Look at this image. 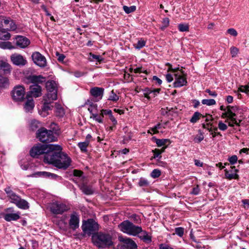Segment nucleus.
I'll use <instances>...</instances> for the list:
<instances>
[{
	"label": "nucleus",
	"mask_w": 249,
	"mask_h": 249,
	"mask_svg": "<svg viewBox=\"0 0 249 249\" xmlns=\"http://www.w3.org/2000/svg\"><path fill=\"white\" fill-rule=\"evenodd\" d=\"M62 151V148L59 144L37 143L31 149L30 154L34 158L44 154L45 163L52 164L60 169L66 170L71 165V160Z\"/></svg>",
	"instance_id": "obj_1"
},
{
	"label": "nucleus",
	"mask_w": 249,
	"mask_h": 249,
	"mask_svg": "<svg viewBox=\"0 0 249 249\" xmlns=\"http://www.w3.org/2000/svg\"><path fill=\"white\" fill-rule=\"evenodd\" d=\"M27 79L33 85L30 86V90L27 92L26 98H32V97L37 98L41 96L42 88L38 84L45 82L46 78L41 75H31L28 76Z\"/></svg>",
	"instance_id": "obj_2"
},
{
	"label": "nucleus",
	"mask_w": 249,
	"mask_h": 249,
	"mask_svg": "<svg viewBox=\"0 0 249 249\" xmlns=\"http://www.w3.org/2000/svg\"><path fill=\"white\" fill-rule=\"evenodd\" d=\"M53 125H56V124L52 123L50 127L52 130L47 129L43 127H40L36 132V138L38 141L43 143H50L57 141V137L54 134V132L56 131L57 129L54 128Z\"/></svg>",
	"instance_id": "obj_3"
},
{
	"label": "nucleus",
	"mask_w": 249,
	"mask_h": 249,
	"mask_svg": "<svg viewBox=\"0 0 249 249\" xmlns=\"http://www.w3.org/2000/svg\"><path fill=\"white\" fill-rule=\"evenodd\" d=\"M93 244L99 249L109 248L113 245L112 236L102 232H97L92 236Z\"/></svg>",
	"instance_id": "obj_4"
},
{
	"label": "nucleus",
	"mask_w": 249,
	"mask_h": 249,
	"mask_svg": "<svg viewBox=\"0 0 249 249\" xmlns=\"http://www.w3.org/2000/svg\"><path fill=\"white\" fill-rule=\"evenodd\" d=\"M4 191L10 199V202L15 204L18 208L22 210H27L29 208V203L25 199H22L20 196L17 195L8 186L4 189Z\"/></svg>",
	"instance_id": "obj_5"
},
{
	"label": "nucleus",
	"mask_w": 249,
	"mask_h": 249,
	"mask_svg": "<svg viewBox=\"0 0 249 249\" xmlns=\"http://www.w3.org/2000/svg\"><path fill=\"white\" fill-rule=\"evenodd\" d=\"M119 229L126 234L132 236H138L142 231L141 226H136L129 220H124L118 225Z\"/></svg>",
	"instance_id": "obj_6"
},
{
	"label": "nucleus",
	"mask_w": 249,
	"mask_h": 249,
	"mask_svg": "<svg viewBox=\"0 0 249 249\" xmlns=\"http://www.w3.org/2000/svg\"><path fill=\"white\" fill-rule=\"evenodd\" d=\"M81 228L85 234L93 235L98 231L99 225L93 219L90 218L83 221Z\"/></svg>",
	"instance_id": "obj_7"
},
{
	"label": "nucleus",
	"mask_w": 249,
	"mask_h": 249,
	"mask_svg": "<svg viewBox=\"0 0 249 249\" xmlns=\"http://www.w3.org/2000/svg\"><path fill=\"white\" fill-rule=\"evenodd\" d=\"M11 94L14 101L17 102L23 101L25 98V89L23 86H16L12 90Z\"/></svg>",
	"instance_id": "obj_8"
},
{
	"label": "nucleus",
	"mask_w": 249,
	"mask_h": 249,
	"mask_svg": "<svg viewBox=\"0 0 249 249\" xmlns=\"http://www.w3.org/2000/svg\"><path fill=\"white\" fill-rule=\"evenodd\" d=\"M69 209L68 206L59 201L53 202L50 206L51 212L56 214H62Z\"/></svg>",
	"instance_id": "obj_9"
},
{
	"label": "nucleus",
	"mask_w": 249,
	"mask_h": 249,
	"mask_svg": "<svg viewBox=\"0 0 249 249\" xmlns=\"http://www.w3.org/2000/svg\"><path fill=\"white\" fill-rule=\"evenodd\" d=\"M119 239L122 243L118 245V249H137V244L132 239L120 237Z\"/></svg>",
	"instance_id": "obj_10"
},
{
	"label": "nucleus",
	"mask_w": 249,
	"mask_h": 249,
	"mask_svg": "<svg viewBox=\"0 0 249 249\" xmlns=\"http://www.w3.org/2000/svg\"><path fill=\"white\" fill-rule=\"evenodd\" d=\"M57 99V96L55 94L52 95L46 94L43 96L44 103L42 106V110L44 111H47L49 110L52 109L53 107V106L51 105V104L53 102L54 100H56Z\"/></svg>",
	"instance_id": "obj_11"
},
{
	"label": "nucleus",
	"mask_w": 249,
	"mask_h": 249,
	"mask_svg": "<svg viewBox=\"0 0 249 249\" xmlns=\"http://www.w3.org/2000/svg\"><path fill=\"white\" fill-rule=\"evenodd\" d=\"M180 73L182 75L177 73L174 74L175 81L173 83L174 88H180L183 86L186 85L187 81L186 78V74H184V71L182 70H180Z\"/></svg>",
	"instance_id": "obj_12"
},
{
	"label": "nucleus",
	"mask_w": 249,
	"mask_h": 249,
	"mask_svg": "<svg viewBox=\"0 0 249 249\" xmlns=\"http://www.w3.org/2000/svg\"><path fill=\"white\" fill-rule=\"evenodd\" d=\"M32 58L34 63L39 67L44 68L46 66V58L40 53L38 52L33 53L32 55Z\"/></svg>",
	"instance_id": "obj_13"
},
{
	"label": "nucleus",
	"mask_w": 249,
	"mask_h": 249,
	"mask_svg": "<svg viewBox=\"0 0 249 249\" xmlns=\"http://www.w3.org/2000/svg\"><path fill=\"white\" fill-rule=\"evenodd\" d=\"M10 60L14 65L19 67L24 66L27 63L25 58L22 55L17 53L12 54L10 56Z\"/></svg>",
	"instance_id": "obj_14"
},
{
	"label": "nucleus",
	"mask_w": 249,
	"mask_h": 249,
	"mask_svg": "<svg viewBox=\"0 0 249 249\" xmlns=\"http://www.w3.org/2000/svg\"><path fill=\"white\" fill-rule=\"evenodd\" d=\"M17 48L24 49L30 44V40L26 37L22 36H17L14 40Z\"/></svg>",
	"instance_id": "obj_15"
},
{
	"label": "nucleus",
	"mask_w": 249,
	"mask_h": 249,
	"mask_svg": "<svg viewBox=\"0 0 249 249\" xmlns=\"http://www.w3.org/2000/svg\"><path fill=\"white\" fill-rule=\"evenodd\" d=\"M79 215L75 212L72 213L70 215V219L69 221V226L73 231L76 230L79 226Z\"/></svg>",
	"instance_id": "obj_16"
},
{
	"label": "nucleus",
	"mask_w": 249,
	"mask_h": 249,
	"mask_svg": "<svg viewBox=\"0 0 249 249\" xmlns=\"http://www.w3.org/2000/svg\"><path fill=\"white\" fill-rule=\"evenodd\" d=\"M104 92L103 88L95 87L90 89L89 93L91 96L95 98V101L98 102L102 99Z\"/></svg>",
	"instance_id": "obj_17"
},
{
	"label": "nucleus",
	"mask_w": 249,
	"mask_h": 249,
	"mask_svg": "<svg viewBox=\"0 0 249 249\" xmlns=\"http://www.w3.org/2000/svg\"><path fill=\"white\" fill-rule=\"evenodd\" d=\"M46 89L47 90L46 94L52 95L55 94L57 96V89L55 82L53 80H48L46 82Z\"/></svg>",
	"instance_id": "obj_18"
},
{
	"label": "nucleus",
	"mask_w": 249,
	"mask_h": 249,
	"mask_svg": "<svg viewBox=\"0 0 249 249\" xmlns=\"http://www.w3.org/2000/svg\"><path fill=\"white\" fill-rule=\"evenodd\" d=\"M3 216L4 220L7 222L17 221L20 218V213L18 212L16 213H4Z\"/></svg>",
	"instance_id": "obj_19"
},
{
	"label": "nucleus",
	"mask_w": 249,
	"mask_h": 249,
	"mask_svg": "<svg viewBox=\"0 0 249 249\" xmlns=\"http://www.w3.org/2000/svg\"><path fill=\"white\" fill-rule=\"evenodd\" d=\"M3 20L4 24V29L8 31H14L17 29V25L13 20L8 18L4 19Z\"/></svg>",
	"instance_id": "obj_20"
},
{
	"label": "nucleus",
	"mask_w": 249,
	"mask_h": 249,
	"mask_svg": "<svg viewBox=\"0 0 249 249\" xmlns=\"http://www.w3.org/2000/svg\"><path fill=\"white\" fill-rule=\"evenodd\" d=\"M88 110L91 115L90 118H92L99 123L102 124L103 123V116L102 115L101 112L99 114L98 113V111L94 112L93 110L91 108H88Z\"/></svg>",
	"instance_id": "obj_21"
},
{
	"label": "nucleus",
	"mask_w": 249,
	"mask_h": 249,
	"mask_svg": "<svg viewBox=\"0 0 249 249\" xmlns=\"http://www.w3.org/2000/svg\"><path fill=\"white\" fill-rule=\"evenodd\" d=\"M55 115L58 118H62L64 117L65 112L63 107L59 104L56 103L55 104Z\"/></svg>",
	"instance_id": "obj_22"
},
{
	"label": "nucleus",
	"mask_w": 249,
	"mask_h": 249,
	"mask_svg": "<svg viewBox=\"0 0 249 249\" xmlns=\"http://www.w3.org/2000/svg\"><path fill=\"white\" fill-rule=\"evenodd\" d=\"M11 71V66L6 62L0 60V72L3 71L4 73H9Z\"/></svg>",
	"instance_id": "obj_23"
},
{
	"label": "nucleus",
	"mask_w": 249,
	"mask_h": 249,
	"mask_svg": "<svg viewBox=\"0 0 249 249\" xmlns=\"http://www.w3.org/2000/svg\"><path fill=\"white\" fill-rule=\"evenodd\" d=\"M27 101L25 102L24 108L26 112H31L35 107L34 102L32 98H26Z\"/></svg>",
	"instance_id": "obj_24"
},
{
	"label": "nucleus",
	"mask_w": 249,
	"mask_h": 249,
	"mask_svg": "<svg viewBox=\"0 0 249 249\" xmlns=\"http://www.w3.org/2000/svg\"><path fill=\"white\" fill-rule=\"evenodd\" d=\"M79 186L80 190L85 195H92L94 192V191L91 186H88L84 183H82L81 184L79 185Z\"/></svg>",
	"instance_id": "obj_25"
},
{
	"label": "nucleus",
	"mask_w": 249,
	"mask_h": 249,
	"mask_svg": "<svg viewBox=\"0 0 249 249\" xmlns=\"http://www.w3.org/2000/svg\"><path fill=\"white\" fill-rule=\"evenodd\" d=\"M141 235H138V237L143 242L149 243L152 241L151 237L148 234V232L145 231H143L142 230V231L140 233Z\"/></svg>",
	"instance_id": "obj_26"
},
{
	"label": "nucleus",
	"mask_w": 249,
	"mask_h": 249,
	"mask_svg": "<svg viewBox=\"0 0 249 249\" xmlns=\"http://www.w3.org/2000/svg\"><path fill=\"white\" fill-rule=\"evenodd\" d=\"M153 138L155 139V142L158 147L164 146L167 143H169V144L171 143L170 140L168 139H159L154 137Z\"/></svg>",
	"instance_id": "obj_27"
},
{
	"label": "nucleus",
	"mask_w": 249,
	"mask_h": 249,
	"mask_svg": "<svg viewBox=\"0 0 249 249\" xmlns=\"http://www.w3.org/2000/svg\"><path fill=\"white\" fill-rule=\"evenodd\" d=\"M138 185L140 187L147 188L150 186V181L144 178H141L139 179Z\"/></svg>",
	"instance_id": "obj_28"
},
{
	"label": "nucleus",
	"mask_w": 249,
	"mask_h": 249,
	"mask_svg": "<svg viewBox=\"0 0 249 249\" xmlns=\"http://www.w3.org/2000/svg\"><path fill=\"white\" fill-rule=\"evenodd\" d=\"M0 48L2 49L9 50L15 48V47L12 45L11 42L9 41L6 42L2 41H0Z\"/></svg>",
	"instance_id": "obj_29"
},
{
	"label": "nucleus",
	"mask_w": 249,
	"mask_h": 249,
	"mask_svg": "<svg viewBox=\"0 0 249 249\" xmlns=\"http://www.w3.org/2000/svg\"><path fill=\"white\" fill-rule=\"evenodd\" d=\"M5 29H0V39L3 40H8L10 39L11 35L10 33L6 32Z\"/></svg>",
	"instance_id": "obj_30"
},
{
	"label": "nucleus",
	"mask_w": 249,
	"mask_h": 249,
	"mask_svg": "<svg viewBox=\"0 0 249 249\" xmlns=\"http://www.w3.org/2000/svg\"><path fill=\"white\" fill-rule=\"evenodd\" d=\"M89 143V140H85L83 142H80L78 143V146L80 149L81 151L83 152H86L87 151V147Z\"/></svg>",
	"instance_id": "obj_31"
},
{
	"label": "nucleus",
	"mask_w": 249,
	"mask_h": 249,
	"mask_svg": "<svg viewBox=\"0 0 249 249\" xmlns=\"http://www.w3.org/2000/svg\"><path fill=\"white\" fill-rule=\"evenodd\" d=\"M40 122L36 120H32L30 124V129L32 131H36L39 129Z\"/></svg>",
	"instance_id": "obj_32"
},
{
	"label": "nucleus",
	"mask_w": 249,
	"mask_h": 249,
	"mask_svg": "<svg viewBox=\"0 0 249 249\" xmlns=\"http://www.w3.org/2000/svg\"><path fill=\"white\" fill-rule=\"evenodd\" d=\"M238 114V113H236L235 112H233L231 115L229 116V119L234 123L236 125L239 126L241 121L240 120H237L236 118V117Z\"/></svg>",
	"instance_id": "obj_33"
},
{
	"label": "nucleus",
	"mask_w": 249,
	"mask_h": 249,
	"mask_svg": "<svg viewBox=\"0 0 249 249\" xmlns=\"http://www.w3.org/2000/svg\"><path fill=\"white\" fill-rule=\"evenodd\" d=\"M201 116L202 115L200 112L197 111L195 112L190 120V122L193 124L196 123L199 120Z\"/></svg>",
	"instance_id": "obj_34"
},
{
	"label": "nucleus",
	"mask_w": 249,
	"mask_h": 249,
	"mask_svg": "<svg viewBox=\"0 0 249 249\" xmlns=\"http://www.w3.org/2000/svg\"><path fill=\"white\" fill-rule=\"evenodd\" d=\"M225 175L227 178L231 180L233 178L237 179L238 178V175L236 174L229 173V171L227 169H225Z\"/></svg>",
	"instance_id": "obj_35"
},
{
	"label": "nucleus",
	"mask_w": 249,
	"mask_h": 249,
	"mask_svg": "<svg viewBox=\"0 0 249 249\" xmlns=\"http://www.w3.org/2000/svg\"><path fill=\"white\" fill-rule=\"evenodd\" d=\"M170 20L168 18H165L162 19V26L160 27L161 30H164L169 25Z\"/></svg>",
	"instance_id": "obj_36"
},
{
	"label": "nucleus",
	"mask_w": 249,
	"mask_h": 249,
	"mask_svg": "<svg viewBox=\"0 0 249 249\" xmlns=\"http://www.w3.org/2000/svg\"><path fill=\"white\" fill-rule=\"evenodd\" d=\"M119 99V96H118L114 91L113 90H111L109 97L108 98V100L112 101L113 102L117 101Z\"/></svg>",
	"instance_id": "obj_37"
},
{
	"label": "nucleus",
	"mask_w": 249,
	"mask_h": 249,
	"mask_svg": "<svg viewBox=\"0 0 249 249\" xmlns=\"http://www.w3.org/2000/svg\"><path fill=\"white\" fill-rule=\"evenodd\" d=\"M9 84V80L7 78L0 75V86L5 87Z\"/></svg>",
	"instance_id": "obj_38"
},
{
	"label": "nucleus",
	"mask_w": 249,
	"mask_h": 249,
	"mask_svg": "<svg viewBox=\"0 0 249 249\" xmlns=\"http://www.w3.org/2000/svg\"><path fill=\"white\" fill-rule=\"evenodd\" d=\"M123 9L126 14H129L134 12L136 9V7L134 5L128 7L127 6H124Z\"/></svg>",
	"instance_id": "obj_39"
},
{
	"label": "nucleus",
	"mask_w": 249,
	"mask_h": 249,
	"mask_svg": "<svg viewBox=\"0 0 249 249\" xmlns=\"http://www.w3.org/2000/svg\"><path fill=\"white\" fill-rule=\"evenodd\" d=\"M201 102L203 105H206L209 106L214 105L216 104L215 100L213 99H203Z\"/></svg>",
	"instance_id": "obj_40"
},
{
	"label": "nucleus",
	"mask_w": 249,
	"mask_h": 249,
	"mask_svg": "<svg viewBox=\"0 0 249 249\" xmlns=\"http://www.w3.org/2000/svg\"><path fill=\"white\" fill-rule=\"evenodd\" d=\"M152 152L154 153V155L152 157L151 159L159 158L158 159V161H159L160 159L161 158V156L160 155L161 154L159 149L156 148L152 150Z\"/></svg>",
	"instance_id": "obj_41"
},
{
	"label": "nucleus",
	"mask_w": 249,
	"mask_h": 249,
	"mask_svg": "<svg viewBox=\"0 0 249 249\" xmlns=\"http://www.w3.org/2000/svg\"><path fill=\"white\" fill-rule=\"evenodd\" d=\"M146 42L143 40H139L136 44H134V47L137 49H141L145 45Z\"/></svg>",
	"instance_id": "obj_42"
},
{
	"label": "nucleus",
	"mask_w": 249,
	"mask_h": 249,
	"mask_svg": "<svg viewBox=\"0 0 249 249\" xmlns=\"http://www.w3.org/2000/svg\"><path fill=\"white\" fill-rule=\"evenodd\" d=\"M178 28L180 32H187L189 30V25L185 24H179Z\"/></svg>",
	"instance_id": "obj_43"
},
{
	"label": "nucleus",
	"mask_w": 249,
	"mask_h": 249,
	"mask_svg": "<svg viewBox=\"0 0 249 249\" xmlns=\"http://www.w3.org/2000/svg\"><path fill=\"white\" fill-rule=\"evenodd\" d=\"M161 175V172L159 169H154L150 174V176L154 178L159 177Z\"/></svg>",
	"instance_id": "obj_44"
},
{
	"label": "nucleus",
	"mask_w": 249,
	"mask_h": 249,
	"mask_svg": "<svg viewBox=\"0 0 249 249\" xmlns=\"http://www.w3.org/2000/svg\"><path fill=\"white\" fill-rule=\"evenodd\" d=\"M230 52L232 57H235L239 52V49L236 47L232 46L230 48Z\"/></svg>",
	"instance_id": "obj_45"
},
{
	"label": "nucleus",
	"mask_w": 249,
	"mask_h": 249,
	"mask_svg": "<svg viewBox=\"0 0 249 249\" xmlns=\"http://www.w3.org/2000/svg\"><path fill=\"white\" fill-rule=\"evenodd\" d=\"M43 174H42V177L45 178H56L58 177V176L55 174L51 173L50 172L43 171Z\"/></svg>",
	"instance_id": "obj_46"
},
{
	"label": "nucleus",
	"mask_w": 249,
	"mask_h": 249,
	"mask_svg": "<svg viewBox=\"0 0 249 249\" xmlns=\"http://www.w3.org/2000/svg\"><path fill=\"white\" fill-rule=\"evenodd\" d=\"M130 218L134 223L136 224H139L141 223V219L140 218V217L136 214L131 215Z\"/></svg>",
	"instance_id": "obj_47"
},
{
	"label": "nucleus",
	"mask_w": 249,
	"mask_h": 249,
	"mask_svg": "<svg viewBox=\"0 0 249 249\" xmlns=\"http://www.w3.org/2000/svg\"><path fill=\"white\" fill-rule=\"evenodd\" d=\"M85 105L89 106V107L88 108H91V107H93L96 110H97V105L96 104L93 103L91 100H90L89 99L87 100L86 101Z\"/></svg>",
	"instance_id": "obj_48"
},
{
	"label": "nucleus",
	"mask_w": 249,
	"mask_h": 249,
	"mask_svg": "<svg viewBox=\"0 0 249 249\" xmlns=\"http://www.w3.org/2000/svg\"><path fill=\"white\" fill-rule=\"evenodd\" d=\"M175 233L179 237H182L184 234V229L182 227H178L175 229Z\"/></svg>",
	"instance_id": "obj_49"
},
{
	"label": "nucleus",
	"mask_w": 249,
	"mask_h": 249,
	"mask_svg": "<svg viewBox=\"0 0 249 249\" xmlns=\"http://www.w3.org/2000/svg\"><path fill=\"white\" fill-rule=\"evenodd\" d=\"M229 108H231V110L233 112H235L236 113H241L242 111L241 109L238 106H229Z\"/></svg>",
	"instance_id": "obj_50"
},
{
	"label": "nucleus",
	"mask_w": 249,
	"mask_h": 249,
	"mask_svg": "<svg viewBox=\"0 0 249 249\" xmlns=\"http://www.w3.org/2000/svg\"><path fill=\"white\" fill-rule=\"evenodd\" d=\"M238 91L247 93L249 92V86L248 85L241 86L238 88Z\"/></svg>",
	"instance_id": "obj_51"
},
{
	"label": "nucleus",
	"mask_w": 249,
	"mask_h": 249,
	"mask_svg": "<svg viewBox=\"0 0 249 249\" xmlns=\"http://www.w3.org/2000/svg\"><path fill=\"white\" fill-rule=\"evenodd\" d=\"M218 128L222 131H225L228 128L227 125L223 123L222 121H220L218 122Z\"/></svg>",
	"instance_id": "obj_52"
},
{
	"label": "nucleus",
	"mask_w": 249,
	"mask_h": 249,
	"mask_svg": "<svg viewBox=\"0 0 249 249\" xmlns=\"http://www.w3.org/2000/svg\"><path fill=\"white\" fill-rule=\"evenodd\" d=\"M237 160H238V158L236 155H233V156H231V157H230L228 159L229 161L232 165H233L235 163H236L237 161Z\"/></svg>",
	"instance_id": "obj_53"
},
{
	"label": "nucleus",
	"mask_w": 249,
	"mask_h": 249,
	"mask_svg": "<svg viewBox=\"0 0 249 249\" xmlns=\"http://www.w3.org/2000/svg\"><path fill=\"white\" fill-rule=\"evenodd\" d=\"M89 55L90 57H91V59H96L99 62H100L103 60V59L100 55L94 54L91 53H89Z\"/></svg>",
	"instance_id": "obj_54"
},
{
	"label": "nucleus",
	"mask_w": 249,
	"mask_h": 249,
	"mask_svg": "<svg viewBox=\"0 0 249 249\" xmlns=\"http://www.w3.org/2000/svg\"><path fill=\"white\" fill-rule=\"evenodd\" d=\"M227 33L233 36H237V32L234 28H230L227 31Z\"/></svg>",
	"instance_id": "obj_55"
},
{
	"label": "nucleus",
	"mask_w": 249,
	"mask_h": 249,
	"mask_svg": "<svg viewBox=\"0 0 249 249\" xmlns=\"http://www.w3.org/2000/svg\"><path fill=\"white\" fill-rule=\"evenodd\" d=\"M102 115L104 117V115H108L109 116L112 113L110 109H102L100 110Z\"/></svg>",
	"instance_id": "obj_56"
},
{
	"label": "nucleus",
	"mask_w": 249,
	"mask_h": 249,
	"mask_svg": "<svg viewBox=\"0 0 249 249\" xmlns=\"http://www.w3.org/2000/svg\"><path fill=\"white\" fill-rule=\"evenodd\" d=\"M73 174L74 176L77 177H82L83 172L82 171L74 169L73 171Z\"/></svg>",
	"instance_id": "obj_57"
},
{
	"label": "nucleus",
	"mask_w": 249,
	"mask_h": 249,
	"mask_svg": "<svg viewBox=\"0 0 249 249\" xmlns=\"http://www.w3.org/2000/svg\"><path fill=\"white\" fill-rule=\"evenodd\" d=\"M159 249H173L171 247H170L169 245L166 244H160L159 245Z\"/></svg>",
	"instance_id": "obj_58"
},
{
	"label": "nucleus",
	"mask_w": 249,
	"mask_h": 249,
	"mask_svg": "<svg viewBox=\"0 0 249 249\" xmlns=\"http://www.w3.org/2000/svg\"><path fill=\"white\" fill-rule=\"evenodd\" d=\"M56 56H58L57 60L59 62L63 61L64 58H65V55L63 54H60L58 52L56 53Z\"/></svg>",
	"instance_id": "obj_59"
},
{
	"label": "nucleus",
	"mask_w": 249,
	"mask_h": 249,
	"mask_svg": "<svg viewBox=\"0 0 249 249\" xmlns=\"http://www.w3.org/2000/svg\"><path fill=\"white\" fill-rule=\"evenodd\" d=\"M206 92L208 93L210 96L215 97L217 96V94L215 91H211L209 89H206L205 91Z\"/></svg>",
	"instance_id": "obj_60"
},
{
	"label": "nucleus",
	"mask_w": 249,
	"mask_h": 249,
	"mask_svg": "<svg viewBox=\"0 0 249 249\" xmlns=\"http://www.w3.org/2000/svg\"><path fill=\"white\" fill-rule=\"evenodd\" d=\"M204 139V137L202 134L198 137H196L194 138V141L196 142H200Z\"/></svg>",
	"instance_id": "obj_61"
},
{
	"label": "nucleus",
	"mask_w": 249,
	"mask_h": 249,
	"mask_svg": "<svg viewBox=\"0 0 249 249\" xmlns=\"http://www.w3.org/2000/svg\"><path fill=\"white\" fill-rule=\"evenodd\" d=\"M199 193V188L198 186H196V187L193 188V190L191 193L195 195H197Z\"/></svg>",
	"instance_id": "obj_62"
},
{
	"label": "nucleus",
	"mask_w": 249,
	"mask_h": 249,
	"mask_svg": "<svg viewBox=\"0 0 249 249\" xmlns=\"http://www.w3.org/2000/svg\"><path fill=\"white\" fill-rule=\"evenodd\" d=\"M160 89H152V93L151 94L152 97H155L157 95V94L160 92Z\"/></svg>",
	"instance_id": "obj_63"
},
{
	"label": "nucleus",
	"mask_w": 249,
	"mask_h": 249,
	"mask_svg": "<svg viewBox=\"0 0 249 249\" xmlns=\"http://www.w3.org/2000/svg\"><path fill=\"white\" fill-rule=\"evenodd\" d=\"M166 79L168 83L171 82L173 80L172 75L170 73H167L166 75Z\"/></svg>",
	"instance_id": "obj_64"
}]
</instances>
